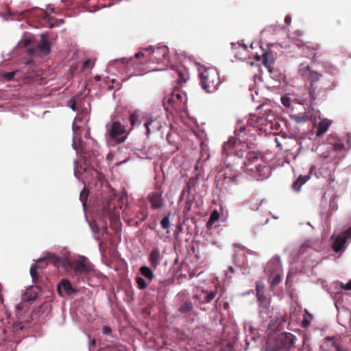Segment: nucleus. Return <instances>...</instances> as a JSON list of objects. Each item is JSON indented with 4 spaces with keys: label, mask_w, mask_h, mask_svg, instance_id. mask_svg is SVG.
I'll return each instance as SVG.
<instances>
[{
    "label": "nucleus",
    "mask_w": 351,
    "mask_h": 351,
    "mask_svg": "<svg viewBox=\"0 0 351 351\" xmlns=\"http://www.w3.org/2000/svg\"><path fill=\"white\" fill-rule=\"evenodd\" d=\"M177 79L176 80L177 85L174 88L172 93L168 97L163 99V105L167 111L171 113L185 112L186 110V95L180 90L182 84L186 83L189 79V73L184 69H177L176 70Z\"/></svg>",
    "instance_id": "1"
},
{
    "label": "nucleus",
    "mask_w": 351,
    "mask_h": 351,
    "mask_svg": "<svg viewBox=\"0 0 351 351\" xmlns=\"http://www.w3.org/2000/svg\"><path fill=\"white\" fill-rule=\"evenodd\" d=\"M245 162L246 171L256 180H263L268 178L271 168L267 165L264 156L259 153L248 152L245 155Z\"/></svg>",
    "instance_id": "2"
},
{
    "label": "nucleus",
    "mask_w": 351,
    "mask_h": 351,
    "mask_svg": "<svg viewBox=\"0 0 351 351\" xmlns=\"http://www.w3.org/2000/svg\"><path fill=\"white\" fill-rule=\"evenodd\" d=\"M199 78L202 88L208 93L215 92L221 84L218 71L213 67L201 68Z\"/></svg>",
    "instance_id": "3"
},
{
    "label": "nucleus",
    "mask_w": 351,
    "mask_h": 351,
    "mask_svg": "<svg viewBox=\"0 0 351 351\" xmlns=\"http://www.w3.org/2000/svg\"><path fill=\"white\" fill-rule=\"evenodd\" d=\"M128 136L125 126L119 121H113L106 131L108 141L120 144L125 142Z\"/></svg>",
    "instance_id": "4"
},
{
    "label": "nucleus",
    "mask_w": 351,
    "mask_h": 351,
    "mask_svg": "<svg viewBox=\"0 0 351 351\" xmlns=\"http://www.w3.org/2000/svg\"><path fill=\"white\" fill-rule=\"evenodd\" d=\"M327 141L336 152H346L351 147V134L348 133L342 138L330 134L328 137Z\"/></svg>",
    "instance_id": "5"
},
{
    "label": "nucleus",
    "mask_w": 351,
    "mask_h": 351,
    "mask_svg": "<svg viewBox=\"0 0 351 351\" xmlns=\"http://www.w3.org/2000/svg\"><path fill=\"white\" fill-rule=\"evenodd\" d=\"M294 335L290 332L280 334L276 339L274 346L270 351H289L294 343Z\"/></svg>",
    "instance_id": "6"
},
{
    "label": "nucleus",
    "mask_w": 351,
    "mask_h": 351,
    "mask_svg": "<svg viewBox=\"0 0 351 351\" xmlns=\"http://www.w3.org/2000/svg\"><path fill=\"white\" fill-rule=\"evenodd\" d=\"M169 49L167 46H162L154 49L148 55H146L145 58H148L149 60L153 62H165L168 59Z\"/></svg>",
    "instance_id": "7"
},
{
    "label": "nucleus",
    "mask_w": 351,
    "mask_h": 351,
    "mask_svg": "<svg viewBox=\"0 0 351 351\" xmlns=\"http://www.w3.org/2000/svg\"><path fill=\"white\" fill-rule=\"evenodd\" d=\"M237 143V138L236 137H230L229 140L224 143L222 149V154L226 155L227 156L232 155L234 154L235 156H237L239 158H242L244 156V154L246 152V150L240 149L234 151V147Z\"/></svg>",
    "instance_id": "8"
},
{
    "label": "nucleus",
    "mask_w": 351,
    "mask_h": 351,
    "mask_svg": "<svg viewBox=\"0 0 351 351\" xmlns=\"http://www.w3.org/2000/svg\"><path fill=\"white\" fill-rule=\"evenodd\" d=\"M299 72L301 75L311 82V86H313V84L317 82L322 77L320 73L312 71L310 66L304 63L300 65Z\"/></svg>",
    "instance_id": "9"
},
{
    "label": "nucleus",
    "mask_w": 351,
    "mask_h": 351,
    "mask_svg": "<svg viewBox=\"0 0 351 351\" xmlns=\"http://www.w3.org/2000/svg\"><path fill=\"white\" fill-rule=\"evenodd\" d=\"M146 54L139 51L135 54L133 58L128 59L126 58H121V61L123 64H125L128 68H133L134 69H138L139 66L144 63Z\"/></svg>",
    "instance_id": "10"
},
{
    "label": "nucleus",
    "mask_w": 351,
    "mask_h": 351,
    "mask_svg": "<svg viewBox=\"0 0 351 351\" xmlns=\"http://www.w3.org/2000/svg\"><path fill=\"white\" fill-rule=\"evenodd\" d=\"M71 267L76 274H84L91 269L90 263L86 258L81 260H75L71 263Z\"/></svg>",
    "instance_id": "11"
},
{
    "label": "nucleus",
    "mask_w": 351,
    "mask_h": 351,
    "mask_svg": "<svg viewBox=\"0 0 351 351\" xmlns=\"http://www.w3.org/2000/svg\"><path fill=\"white\" fill-rule=\"evenodd\" d=\"M261 121H262V118L257 117L255 114H250L247 121V127L251 126L252 128H255L259 125ZM245 130H247V132H250V130L248 128L239 124L236 128L235 133L237 135L241 136V133L244 132Z\"/></svg>",
    "instance_id": "12"
},
{
    "label": "nucleus",
    "mask_w": 351,
    "mask_h": 351,
    "mask_svg": "<svg viewBox=\"0 0 351 351\" xmlns=\"http://www.w3.org/2000/svg\"><path fill=\"white\" fill-rule=\"evenodd\" d=\"M144 126L146 128L147 135H149L158 131L162 127V123L158 117H149L146 118Z\"/></svg>",
    "instance_id": "13"
},
{
    "label": "nucleus",
    "mask_w": 351,
    "mask_h": 351,
    "mask_svg": "<svg viewBox=\"0 0 351 351\" xmlns=\"http://www.w3.org/2000/svg\"><path fill=\"white\" fill-rule=\"evenodd\" d=\"M102 215L108 217L110 219L117 220L119 216V212L117 210L114 204L111 199H108L103 206Z\"/></svg>",
    "instance_id": "14"
},
{
    "label": "nucleus",
    "mask_w": 351,
    "mask_h": 351,
    "mask_svg": "<svg viewBox=\"0 0 351 351\" xmlns=\"http://www.w3.org/2000/svg\"><path fill=\"white\" fill-rule=\"evenodd\" d=\"M149 200L154 209H158L162 207L164 202L162 194L158 192H154L149 195Z\"/></svg>",
    "instance_id": "15"
},
{
    "label": "nucleus",
    "mask_w": 351,
    "mask_h": 351,
    "mask_svg": "<svg viewBox=\"0 0 351 351\" xmlns=\"http://www.w3.org/2000/svg\"><path fill=\"white\" fill-rule=\"evenodd\" d=\"M38 263H45V265L48 264V263H52L56 267H58L62 263V259L57 256L56 255L49 253L46 255L45 257L39 258L38 260Z\"/></svg>",
    "instance_id": "16"
},
{
    "label": "nucleus",
    "mask_w": 351,
    "mask_h": 351,
    "mask_svg": "<svg viewBox=\"0 0 351 351\" xmlns=\"http://www.w3.org/2000/svg\"><path fill=\"white\" fill-rule=\"evenodd\" d=\"M332 124V121L328 119H322L317 126L316 136H322L328 130Z\"/></svg>",
    "instance_id": "17"
},
{
    "label": "nucleus",
    "mask_w": 351,
    "mask_h": 351,
    "mask_svg": "<svg viewBox=\"0 0 351 351\" xmlns=\"http://www.w3.org/2000/svg\"><path fill=\"white\" fill-rule=\"evenodd\" d=\"M301 47L304 53H306V56L313 55V58H315L316 56L315 51L319 49V45L312 42H306Z\"/></svg>",
    "instance_id": "18"
},
{
    "label": "nucleus",
    "mask_w": 351,
    "mask_h": 351,
    "mask_svg": "<svg viewBox=\"0 0 351 351\" xmlns=\"http://www.w3.org/2000/svg\"><path fill=\"white\" fill-rule=\"evenodd\" d=\"M256 298L259 304H263V302L266 303L269 302V299L265 295V287L262 282H256Z\"/></svg>",
    "instance_id": "19"
},
{
    "label": "nucleus",
    "mask_w": 351,
    "mask_h": 351,
    "mask_svg": "<svg viewBox=\"0 0 351 351\" xmlns=\"http://www.w3.org/2000/svg\"><path fill=\"white\" fill-rule=\"evenodd\" d=\"M272 312L270 309V302L266 303L263 302V304H259V315L260 317L265 321L271 318Z\"/></svg>",
    "instance_id": "20"
},
{
    "label": "nucleus",
    "mask_w": 351,
    "mask_h": 351,
    "mask_svg": "<svg viewBox=\"0 0 351 351\" xmlns=\"http://www.w3.org/2000/svg\"><path fill=\"white\" fill-rule=\"evenodd\" d=\"M37 47L39 51H40L44 55L49 54L51 51V44L45 34H41V40L38 44Z\"/></svg>",
    "instance_id": "21"
},
{
    "label": "nucleus",
    "mask_w": 351,
    "mask_h": 351,
    "mask_svg": "<svg viewBox=\"0 0 351 351\" xmlns=\"http://www.w3.org/2000/svg\"><path fill=\"white\" fill-rule=\"evenodd\" d=\"M160 253L158 247H154L152 250L149 255V261L151 266L156 269L160 263Z\"/></svg>",
    "instance_id": "22"
},
{
    "label": "nucleus",
    "mask_w": 351,
    "mask_h": 351,
    "mask_svg": "<svg viewBox=\"0 0 351 351\" xmlns=\"http://www.w3.org/2000/svg\"><path fill=\"white\" fill-rule=\"evenodd\" d=\"M62 290H64L67 295H71L75 293L71 284L67 280H63L58 285V291L60 295H62Z\"/></svg>",
    "instance_id": "23"
},
{
    "label": "nucleus",
    "mask_w": 351,
    "mask_h": 351,
    "mask_svg": "<svg viewBox=\"0 0 351 351\" xmlns=\"http://www.w3.org/2000/svg\"><path fill=\"white\" fill-rule=\"evenodd\" d=\"M274 63V56L271 52H265L263 54V64L269 70L271 71Z\"/></svg>",
    "instance_id": "24"
},
{
    "label": "nucleus",
    "mask_w": 351,
    "mask_h": 351,
    "mask_svg": "<svg viewBox=\"0 0 351 351\" xmlns=\"http://www.w3.org/2000/svg\"><path fill=\"white\" fill-rule=\"evenodd\" d=\"M193 304L190 300H184L179 306L178 311L183 315H188L193 310Z\"/></svg>",
    "instance_id": "25"
},
{
    "label": "nucleus",
    "mask_w": 351,
    "mask_h": 351,
    "mask_svg": "<svg viewBox=\"0 0 351 351\" xmlns=\"http://www.w3.org/2000/svg\"><path fill=\"white\" fill-rule=\"evenodd\" d=\"M312 118L313 115L310 112H301L292 116V119L298 123L309 121Z\"/></svg>",
    "instance_id": "26"
},
{
    "label": "nucleus",
    "mask_w": 351,
    "mask_h": 351,
    "mask_svg": "<svg viewBox=\"0 0 351 351\" xmlns=\"http://www.w3.org/2000/svg\"><path fill=\"white\" fill-rule=\"evenodd\" d=\"M310 178L309 176H300L298 179L293 183L292 188L293 189L298 192L300 191L302 186L307 182V180Z\"/></svg>",
    "instance_id": "27"
},
{
    "label": "nucleus",
    "mask_w": 351,
    "mask_h": 351,
    "mask_svg": "<svg viewBox=\"0 0 351 351\" xmlns=\"http://www.w3.org/2000/svg\"><path fill=\"white\" fill-rule=\"evenodd\" d=\"M346 240L341 235H338L335 242L332 244V249L335 252L341 251L342 247L346 243Z\"/></svg>",
    "instance_id": "28"
},
{
    "label": "nucleus",
    "mask_w": 351,
    "mask_h": 351,
    "mask_svg": "<svg viewBox=\"0 0 351 351\" xmlns=\"http://www.w3.org/2000/svg\"><path fill=\"white\" fill-rule=\"evenodd\" d=\"M42 264V263L37 262L36 263L34 264L30 268V274L32 278V281L34 283H37L38 282V274L37 273V269L39 267H43Z\"/></svg>",
    "instance_id": "29"
},
{
    "label": "nucleus",
    "mask_w": 351,
    "mask_h": 351,
    "mask_svg": "<svg viewBox=\"0 0 351 351\" xmlns=\"http://www.w3.org/2000/svg\"><path fill=\"white\" fill-rule=\"evenodd\" d=\"M140 272L143 277L146 278L149 280V282H151L154 278L152 270L147 266L141 267L140 268Z\"/></svg>",
    "instance_id": "30"
},
{
    "label": "nucleus",
    "mask_w": 351,
    "mask_h": 351,
    "mask_svg": "<svg viewBox=\"0 0 351 351\" xmlns=\"http://www.w3.org/2000/svg\"><path fill=\"white\" fill-rule=\"evenodd\" d=\"M280 263L279 258H273L267 263L266 270L267 271H273L280 267Z\"/></svg>",
    "instance_id": "31"
},
{
    "label": "nucleus",
    "mask_w": 351,
    "mask_h": 351,
    "mask_svg": "<svg viewBox=\"0 0 351 351\" xmlns=\"http://www.w3.org/2000/svg\"><path fill=\"white\" fill-rule=\"evenodd\" d=\"M202 292L206 294L204 302L209 303L213 300L215 299V298L216 297V295L217 294L218 291L216 289L215 290L212 291H208L207 290H203Z\"/></svg>",
    "instance_id": "32"
},
{
    "label": "nucleus",
    "mask_w": 351,
    "mask_h": 351,
    "mask_svg": "<svg viewBox=\"0 0 351 351\" xmlns=\"http://www.w3.org/2000/svg\"><path fill=\"white\" fill-rule=\"evenodd\" d=\"M148 214L145 210H140L136 213V217L138 219L134 224L137 226L147 218Z\"/></svg>",
    "instance_id": "33"
},
{
    "label": "nucleus",
    "mask_w": 351,
    "mask_h": 351,
    "mask_svg": "<svg viewBox=\"0 0 351 351\" xmlns=\"http://www.w3.org/2000/svg\"><path fill=\"white\" fill-rule=\"evenodd\" d=\"M219 218V213L217 210H214L209 217V219L207 222V226L213 225L215 221H217Z\"/></svg>",
    "instance_id": "34"
},
{
    "label": "nucleus",
    "mask_w": 351,
    "mask_h": 351,
    "mask_svg": "<svg viewBox=\"0 0 351 351\" xmlns=\"http://www.w3.org/2000/svg\"><path fill=\"white\" fill-rule=\"evenodd\" d=\"M89 195V191L85 187L82 189L80 195V199L82 202L83 205L85 206L86 201Z\"/></svg>",
    "instance_id": "35"
},
{
    "label": "nucleus",
    "mask_w": 351,
    "mask_h": 351,
    "mask_svg": "<svg viewBox=\"0 0 351 351\" xmlns=\"http://www.w3.org/2000/svg\"><path fill=\"white\" fill-rule=\"evenodd\" d=\"M135 280L138 285V289L143 290V289H145L147 288V283L143 278L137 276Z\"/></svg>",
    "instance_id": "36"
},
{
    "label": "nucleus",
    "mask_w": 351,
    "mask_h": 351,
    "mask_svg": "<svg viewBox=\"0 0 351 351\" xmlns=\"http://www.w3.org/2000/svg\"><path fill=\"white\" fill-rule=\"evenodd\" d=\"M16 71L4 72L2 73V77L6 82H10L14 80Z\"/></svg>",
    "instance_id": "37"
},
{
    "label": "nucleus",
    "mask_w": 351,
    "mask_h": 351,
    "mask_svg": "<svg viewBox=\"0 0 351 351\" xmlns=\"http://www.w3.org/2000/svg\"><path fill=\"white\" fill-rule=\"evenodd\" d=\"M139 115L137 112H134L130 115V122L131 124V129H132L138 121Z\"/></svg>",
    "instance_id": "38"
},
{
    "label": "nucleus",
    "mask_w": 351,
    "mask_h": 351,
    "mask_svg": "<svg viewBox=\"0 0 351 351\" xmlns=\"http://www.w3.org/2000/svg\"><path fill=\"white\" fill-rule=\"evenodd\" d=\"M169 217H170V213H169L167 215L165 216L162 219V220L160 221V225L163 229H167L169 228V226H170Z\"/></svg>",
    "instance_id": "39"
},
{
    "label": "nucleus",
    "mask_w": 351,
    "mask_h": 351,
    "mask_svg": "<svg viewBox=\"0 0 351 351\" xmlns=\"http://www.w3.org/2000/svg\"><path fill=\"white\" fill-rule=\"evenodd\" d=\"M312 319H313L312 315L311 314L306 313L304 316V319H303V321H302L303 326L304 327H306V326H309Z\"/></svg>",
    "instance_id": "40"
},
{
    "label": "nucleus",
    "mask_w": 351,
    "mask_h": 351,
    "mask_svg": "<svg viewBox=\"0 0 351 351\" xmlns=\"http://www.w3.org/2000/svg\"><path fill=\"white\" fill-rule=\"evenodd\" d=\"M282 280L281 275L279 274H275L272 280H271V285L272 286H276L278 285Z\"/></svg>",
    "instance_id": "41"
},
{
    "label": "nucleus",
    "mask_w": 351,
    "mask_h": 351,
    "mask_svg": "<svg viewBox=\"0 0 351 351\" xmlns=\"http://www.w3.org/2000/svg\"><path fill=\"white\" fill-rule=\"evenodd\" d=\"M282 104L287 108H290L291 101V99L287 96H283L281 97Z\"/></svg>",
    "instance_id": "42"
},
{
    "label": "nucleus",
    "mask_w": 351,
    "mask_h": 351,
    "mask_svg": "<svg viewBox=\"0 0 351 351\" xmlns=\"http://www.w3.org/2000/svg\"><path fill=\"white\" fill-rule=\"evenodd\" d=\"M346 241L351 238V226L340 234Z\"/></svg>",
    "instance_id": "43"
},
{
    "label": "nucleus",
    "mask_w": 351,
    "mask_h": 351,
    "mask_svg": "<svg viewBox=\"0 0 351 351\" xmlns=\"http://www.w3.org/2000/svg\"><path fill=\"white\" fill-rule=\"evenodd\" d=\"M192 201L189 200V199H187L186 201V203H185V206H184V212H189L191 208V206H192Z\"/></svg>",
    "instance_id": "44"
},
{
    "label": "nucleus",
    "mask_w": 351,
    "mask_h": 351,
    "mask_svg": "<svg viewBox=\"0 0 351 351\" xmlns=\"http://www.w3.org/2000/svg\"><path fill=\"white\" fill-rule=\"evenodd\" d=\"M69 106L73 110H76L75 105H76V101L74 99H71L69 101L68 103Z\"/></svg>",
    "instance_id": "45"
},
{
    "label": "nucleus",
    "mask_w": 351,
    "mask_h": 351,
    "mask_svg": "<svg viewBox=\"0 0 351 351\" xmlns=\"http://www.w3.org/2000/svg\"><path fill=\"white\" fill-rule=\"evenodd\" d=\"M34 41V39L32 38H25L23 41L24 47H28Z\"/></svg>",
    "instance_id": "46"
},
{
    "label": "nucleus",
    "mask_w": 351,
    "mask_h": 351,
    "mask_svg": "<svg viewBox=\"0 0 351 351\" xmlns=\"http://www.w3.org/2000/svg\"><path fill=\"white\" fill-rule=\"evenodd\" d=\"M102 331L104 335H109L111 332V329L110 328L105 326L103 327Z\"/></svg>",
    "instance_id": "47"
},
{
    "label": "nucleus",
    "mask_w": 351,
    "mask_h": 351,
    "mask_svg": "<svg viewBox=\"0 0 351 351\" xmlns=\"http://www.w3.org/2000/svg\"><path fill=\"white\" fill-rule=\"evenodd\" d=\"M14 328L22 330L24 327V326L21 323H16L14 325Z\"/></svg>",
    "instance_id": "48"
},
{
    "label": "nucleus",
    "mask_w": 351,
    "mask_h": 351,
    "mask_svg": "<svg viewBox=\"0 0 351 351\" xmlns=\"http://www.w3.org/2000/svg\"><path fill=\"white\" fill-rule=\"evenodd\" d=\"M74 163H75L74 173H75V176H77V174L79 172V170H78V162L77 160H75Z\"/></svg>",
    "instance_id": "49"
},
{
    "label": "nucleus",
    "mask_w": 351,
    "mask_h": 351,
    "mask_svg": "<svg viewBox=\"0 0 351 351\" xmlns=\"http://www.w3.org/2000/svg\"><path fill=\"white\" fill-rule=\"evenodd\" d=\"M342 287L346 290H351V280L345 285H342Z\"/></svg>",
    "instance_id": "50"
},
{
    "label": "nucleus",
    "mask_w": 351,
    "mask_h": 351,
    "mask_svg": "<svg viewBox=\"0 0 351 351\" xmlns=\"http://www.w3.org/2000/svg\"><path fill=\"white\" fill-rule=\"evenodd\" d=\"M333 346L336 348V351H348L346 350L342 349L338 344L333 343Z\"/></svg>",
    "instance_id": "51"
},
{
    "label": "nucleus",
    "mask_w": 351,
    "mask_h": 351,
    "mask_svg": "<svg viewBox=\"0 0 351 351\" xmlns=\"http://www.w3.org/2000/svg\"><path fill=\"white\" fill-rule=\"evenodd\" d=\"M291 22V18L289 16H287L285 19V23L287 25H289Z\"/></svg>",
    "instance_id": "52"
},
{
    "label": "nucleus",
    "mask_w": 351,
    "mask_h": 351,
    "mask_svg": "<svg viewBox=\"0 0 351 351\" xmlns=\"http://www.w3.org/2000/svg\"><path fill=\"white\" fill-rule=\"evenodd\" d=\"M90 61L89 60H86L83 64L82 68L83 69L87 68L88 66V65L90 64Z\"/></svg>",
    "instance_id": "53"
},
{
    "label": "nucleus",
    "mask_w": 351,
    "mask_h": 351,
    "mask_svg": "<svg viewBox=\"0 0 351 351\" xmlns=\"http://www.w3.org/2000/svg\"><path fill=\"white\" fill-rule=\"evenodd\" d=\"M127 200V197L125 196H123V195H121L119 198V201L121 202V203H123L124 201Z\"/></svg>",
    "instance_id": "54"
},
{
    "label": "nucleus",
    "mask_w": 351,
    "mask_h": 351,
    "mask_svg": "<svg viewBox=\"0 0 351 351\" xmlns=\"http://www.w3.org/2000/svg\"><path fill=\"white\" fill-rule=\"evenodd\" d=\"M27 51H28V53H29V54L32 55V54H34V52H35V49H32V48H29V49H27Z\"/></svg>",
    "instance_id": "55"
},
{
    "label": "nucleus",
    "mask_w": 351,
    "mask_h": 351,
    "mask_svg": "<svg viewBox=\"0 0 351 351\" xmlns=\"http://www.w3.org/2000/svg\"><path fill=\"white\" fill-rule=\"evenodd\" d=\"M171 134H168L167 136V141L170 143V144H172V142L171 141Z\"/></svg>",
    "instance_id": "56"
},
{
    "label": "nucleus",
    "mask_w": 351,
    "mask_h": 351,
    "mask_svg": "<svg viewBox=\"0 0 351 351\" xmlns=\"http://www.w3.org/2000/svg\"><path fill=\"white\" fill-rule=\"evenodd\" d=\"M310 95H311V97H313V99H315V97H313V95H314V90H311V91L310 92Z\"/></svg>",
    "instance_id": "57"
},
{
    "label": "nucleus",
    "mask_w": 351,
    "mask_h": 351,
    "mask_svg": "<svg viewBox=\"0 0 351 351\" xmlns=\"http://www.w3.org/2000/svg\"><path fill=\"white\" fill-rule=\"evenodd\" d=\"M184 195V191H182L181 194H180V199L183 198Z\"/></svg>",
    "instance_id": "58"
},
{
    "label": "nucleus",
    "mask_w": 351,
    "mask_h": 351,
    "mask_svg": "<svg viewBox=\"0 0 351 351\" xmlns=\"http://www.w3.org/2000/svg\"><path fill=\"white\" fill-rule=\"evenodd\" d=\"M95 343H96V340L93 339L91 341V344L94 346V345H95Z\"/></svg>",
    "instance_id": "59"
},
{
    "label": "nucleus",
    "mask_w": 351,
    "mask_h": 351,
    "mask_svg": "<svg viewBox=\"0 0 351 351\" xmlns=\"http://www.w3.org/2000/svg\"><path fill=\"white\" fill-rule=\"evenodd\" d=\"M16 309H17V310H21V306H20V305H19H19H17V306H16Z\"/></svg>",
    "instance_id": "60"
},
{
    "label": "nucleus",
    "mask_w": 351,
    "mask_h": 351,
    "mask_svg": "<svg viewBox=\"0 0 351 351\" xmlns=\"http://www.w3.org/2000/svg\"><path fill=\"white\" fill-rule=\"evenodd\" d=\"M256 58L257 60H261V58L258 56H256Z\"/></svg>",
    "instance_id": "61"
},
{
    "label": "nucleus",
    "mask_w": 351,
    "mask_h": 351,
    "mask_svg": "<svg viewBox=\"0 0 351 351\" xmlns=\"http://www.w3.org/2000/svg\"><path fill=\"white\" fill-rule=\"evenodd\" d=\"M282 321L285 322L287 321V319L283 318V319H282Z\"/></svg>",
    "instance_id": "62"
},
{
    "label": "nucleus",
    "mask_w": 351,
    "mask_h": 351,
    "mask_svg": "<svg viewBox=\"0 0 351 351\" xmlns=\"http://www.w3.org/2000/svg\"><path fill=\"white\" fill-rule=\"evenodd\" d=\"M96 80H100V77H96Z\"/></svg>",
    "instance_id": "63"
},
{
    "label": "nucleus",
    "mask_w": 351,
    "mask_h": 351,
    "mask_svg": "<svg viewBox=\"0 0 351 351\" xmlns=\"http://www.w3.org/2000/svg\"><path fill=\"white\" fill-rule=\"evenodd\" d=\"M188 188H189L188 189V191L189 192L190 191V186H189Z\"/></svg>",
    "instance_id": "64"
}]
</instances>
